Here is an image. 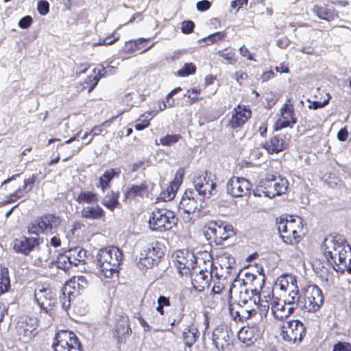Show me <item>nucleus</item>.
<instances>
[{"label":"nucleus","mask_w":351,"mask_h":351,"mask_svg":"<svg viewBox=\"0 0 351 351\" xmlns=\"http://www.w3.org/2000/svg\"><path fill=\"white\" fill-rule=\"evenodd\" d=\"M324 254L328 262L337 272L343 273L351 261V248L341 235H335L324 242Z\"/></svg>","instance_id":"nucleus-1"},{"label":"nucleus","mask_w":351,"mask_h":351,"mask_svg":"<svg viewBox=\"0 0 351 351\" xmlns=\"http://www.w3.org/2000/svg\"><path fill=\"white\" fill-rule=\"evenodd\" d=\"M123 258L122 251L115 246L100 249L97 254V261L101 276L105 278L117 276Z\"/></svg>","instance_id":"nucleus-2"},{"label":"nucleus","mask_w":351,"mask_h":351,"mask_svg":"<svg viewBox=\"0 0 351 351\" xmlns=\"http://www.w3.org/2000/svg\"><path fill=\"white\" fill-rule=\"evenodd\" d=\"M278 230L283 242L289 245H297L302 240L301 233L304 226L302 219L300 217L289 219L279 218L276 219Z\"/></svg>","instance_id":"nucleus-3"},{"label":"nucleus","mask_w":351,"mask_h":351,"mask_svg":"<svg viewBox=\"0 0 351 351\" xmlns=\"http://www.w3.org/2000/svg\"><path fill=\"white\" fill-rule=\"evenodd\" d=\"M61 219L54 213H45L37 217L27 227L29 234H53L60 225Z\"/></svg>","instance_id":"nucleus-4"},{"label":"nucleus","mask_w":351,"mask_h":351,"mask_svg":"<svg viewBox=\"0 0 351 351\" xmlns=\"http://www.w3.org/2000/svg\"><path fill=\"white\" fill-rule=\"evenodd\" d=\"M178 218L173 211L167 208H155L149 219L152 230L164 232L171 230L177 225Z\"/></svg>","instance_id":"nucleus-5"},{"label":"nucleus","mask_w":351,"mask_h":351,"mask_svg":"<svg viewBox=\"0 0 351 351\" xmlns=\"http://www.w3.org/2000/svg\"><path fill=\"white\" fill-rule=\"evenodd\" d=\"M323 302L322 291L317 285H308L302 289L300 308L314 313L320 309Z\"/></svg>","instance_id":"nucleus-6"},{"label":"nucleus","mask_w":351,"mask_h":351,"mask_svg":"<svg viewBox=\"0 0 351 351\" xmlns=\"http://www.w3.org/2000/svg\"><path fill=\"white\" fill-rule=\"evenodd\" d=\"M289 182L286 178L270 175L263 179L259 184V190L269 198L280 195L287 192Z\"/></svg>","instance_id":"nucleus-7"},{"label":"nucleus","mask_w":351,"mask_h":351,"mask_svg":"<svg viewBox=\"0 0 351 351\" xmlns=\"http://www.w3.org/2000/svg\"><path fill=\"white\" fill-rule=\"evenodd\" d=\"M306 333L304 324L298 319L284 322L280 326V335L282 339L289 343L300 342Z\"/></svg>","instance_id":"nucleus-8"},{"label":"nucleus","mask_w":351,"mask_h":351,"mask_svg":"<svg viewBox=\"0 0 351 351\" xmlns=\"http://www.w3.org/2000/svg\"><path fill=\"white\" fill-rule=\"evenodd\" d=\"M165 249V245L162 243L158 241L152 242L148 247L141 253L138 263V266L150 268L154 265H157L161 258L164 256Z\"/></svg>","instance_id":"nucleus-9"},{"label":"nucleus","mask_w":351,"mask_h":351,"mask_svg":"<svg viewBox=\"0 0 351 351\" xmlns=\"http://www.w3.org/2000/svg\"><path fill=\"white\" fill-rule=\"evenodd\" d=\"M204 235L209 243L221 245L223 242L233 236L234 231L230 225H219L217 222L210 221L205 226Z\"/></svg>","instance_id":"nucleus-10"},{"label":"nucleus","mask_w":351,"mask_h":351,"mask_svg":"<svg viewBox=\"0 0 351 351\" xmlns=\"http://www.w3.org/2000/svg\"><path fill=\"white\" fill-rule=\"evenodd\" d=\"M54 351H82V345L76 335L69 330H60L56 333Z\"/></svg>","instance_id":"nucleus-11"},{"label":"nucleus","mask_w":351,"mask_h":351,"mask_svg":"<svg viewBox=\"0 0 351 351\" xmlns=\"http://www.w3.org/2000/svg\"><path fill=\"white\" fill-rule=\"evenodd\" d=\"M175 265L182 276H189L196 267L197 259L191 251L180 250L176 252Z\"/></svg>","instance_id":"nucleus-12"},{"label":"nucleus","mask_w":351,"mask_h":351,"mask_svg":"<svg viewBox=\"0 0 351 351\" xmlns=\"http://www.w3.org/2000/svg\"><path fill=\"white\" fill-rule=\"evenodd\" d=\"M296 123L297 117L292 99L288 98L280 109V117L276 121L274 129L278 131L286 128H292Z\"/></svg>","instance_id":"nucleus-13"},{"label":"nucleus","mask_w":351,"mask_h":351,"mask_svg":"<svg viewBox=\"0 0 351 351\" xmlns=\"http://www.w3.org/2000/svg\"><path fill=\"white\" fill-rule=\"evenodd\" d=\"M228 126L233 130H240L252 118V111L249 106L238 104L230 112Z\"/></svg>","instance_id":"nucleus-14"},{"label":"nucleus","mask_w":351,"mask_h":351,"mask_svg":"<svg viewBox=\"0 0 351 351\" xmlns=\"http://www.w3.org/2000/svg\"><path fill=\"white\" fill-rule=\"evenodd\" d=\"M259 289L255 287L252 290L254 295H258V300L256 305L261 312V316L266 317L269 308H271L273 302L276 301L273 290L269 288L264 289L265 278L263 276L261 279Z\"/></svg>","instance_id":"nucleus-15"},{"label":"nucleus","mask_w":351,"mask_h":351,"mask_svg":"<svg viewBox=\"0 0 351 351\" xmlns=\"http://www.w3.org/2000/svg\"><path fill=\"white\" fill-rule=\"evenodd\" d=\"M42 243V238L22 236L19 239L14 240L13 250L18 254L29 256L35 250H38L40 249L39 246Z\"/></svg>","instance_id":"nucleus-16"},{"label":"nucleus","mask_w":351,"mask_h":351,"mask_svg":"<svg viewBox=\"0 0 351 351\" xmlns=\"http://www.w3.org/2000/svg\"><path fill=\"white\" fill-rule=\"evenodd\" d=\"M213 342L219 351H231L233 347L232 334L223 325L217 326L213 332Z\"/></svg>","instance_id":"nucleus-17"},{"label":"nucleus","mask_w":351,"mask_h":351,"mask_svg":"<svg viewBox=\"0 0 351 351\" xmlns=\"http://www.w3.org/2000/svg\"><path fill=\"white\" fill-rule=\"evenodd\" d=\"M150 38H139L136 40H130L125 43L124 46L122 47L121 53L124 57H130L136 53H143L154 47L155 45L153 43L148 45Z\"/></svg>","instance_id":"nucleus-18"},{"label":"nucleus","mask_w":351,"mask_h":351,"mask_svg":"<svg viewBox=\"0 0 351 351\" xmlns=\"http://www.w3.org/2000/svg\"><path fill=\"white\" fill-rule=\"evenodd\" d=\"M252 184L247 179L233 176L227 183V191L233 197H243L250 193Z\"/></svg>","instance_id":"nucleus-19"},{"label":"nucleus","mask_w":351,"mask_h":351,"mask_svg":"<svg viewBox=\"0 0 351 351\" xmlns=\"http://www.w3.org/2000/svg\"><path fill=\"white\" fill-rule=\"evenodd\" d=\"M232 293H216L210 292L209 294L205 295L204 298V305L206 308L214 309L218 306L223 307L226 305H232Z\"/></svg>","instance_id":"nucleus-20"},{"label":"nucleus","mask_w":351,"mask_h":351,"mask_svg":"<svg viewBox=\"0 0 351 351\" xmlns=\"http://www.w3.org/2000/svg\"><path fill=\"white\" fill-rule=\"evenodd\" d=\"M34 299L41 308L47 310L54 306L56 299L49 287L38 285L34 291Z\"/></svg>","instance_id":"nucleus-21"},{"label":"nucleus","mask_w":351,"mask_h":351,"mask_svg":"<svg viewBox=\"0 0 351 351\" xmlns=\"http://www.w3.org/2000/svg\"><path fill=\"white\" fill-rule=\"evenodd\" d=\"M241 302L245 304H247V300L246 299L239 300L236 306L233 304L230 305L229 311L234 320L236 322H243L244 321L254 317L256 315L257 311L255 308H247L246 306L241 305Z\"/></svg>","instance_id":"nucleus-22"},{"label":"nucleus","mask_w":351,"mask_h":351,"mask_svg":"<svg viewBox=\"0 0 351 351\" xmlns=\"http://www.w3.org/2000/svg\"><path fill=\"white\" fill-rule=\"evenodd\" d=\"M194 186L199 195L209 197L215 189L216 183L208 176L207 172L194 178Z\"/></svg>","instance_id":"nucleus-23"},{"label":"nucleus","mask_w":351,"mask_h":351,"mask_svg":"<svg viewBox=\"0 0 351 351\" xmlns=\"http://www.w3.org/2000/svg\"><path fill=\"white\" fill-rule=\"evenodd\" d=\"M261 335V329L255 324L243 326L238 332V339L247 346L253 345Z\"/></svg>","instance_id":"nucleus-24"},{"label":"nucleus","mask_w":351,"mask_h":351,"mask_svg":"<svg viewBox=\"0 0 351 351\" xmlns=\"http://www.w3.org/2000/svg\"><path fill=\"white\" fill-rule=\"evenodd\" d=\"M37 179L36 174H32L28 178L23 180V186L16 189L13 193L6 197L8 204L16 202L18 199L25 197L26 194L32 190V188Z\"/></svg>","instance_id":"nucleus-25"},{"label":"nucleus","mask_w":351,"mask_h":351,"mask_svg":"<svg viewBox=\"0 0 351 351\" xmlns=\"http://www.w3.org/2000/svg\"><path fill=\"white\" fill-rule=\"evenodd\" d=\"M132 333L130 327V321L127 315H121L117 319L114 328L113 329V335L117 341L121 343L123 340L130 336Z\"/></svg>","instance_id":"nucleus-26"},{"label":"nucleus","mask_w":351,"mask_h":351,"mask_svg":"<svg viewBox=\"0 0 351 351\" xmlns=\"http://www.w3.org/2000/svg\"><path fill=\"white\" fill-rule=\"evenodd\" d=\"M289 143L286 141L285 136L280 134L272 135L267 141H266L262 147L269 154H278L288 147Z\"/></svg>","instance_id":"nucleus-27"},{"label":"nucleus","mask_w":351,"mask_h":351,"mask_svg":"<svg viewBox=\"0 0 351 351\" xmlns=\"http://www.w3.org/2000/svg\"><path fill=\"white\" fill-rule=\"evenodd\" d=\"M295 307L291 305H287L280 298H276V301L273 302L271 306V313L276 319L283 320L289 317L295 311Z\"/></svg>","instance_id":"nucleus-28"},{"label":"nucleus","mask_w":351,"mask_h":351,"mask_svg":"<svg viewBox=\"0 0 351 351\" xmlns=\"http://www.w3.org/2000/svg\"><path fill=\"white\" fill-rule=\"evenodd\" d=\"M312 11L318 19L328 22L339 18L338 11L328 4L315 5Z\"/></svg>","instance_id":"nucleus-29"},{"label":"nucleus","mask_w":351,"mask_h":351,"mask_svg":"<svg viewBox=\"0 0 351 351\" xmlns=\"http://www.w3.org/2000/svg\"><path fill=\"white\" fill-rule=\"evenodd\" d=\"M213 275L208 269H200L192 278L191 283L193 288L197 291H203L208 288Z\"/></svg>","instance_id":"nucleus-30"},{"label":"nucleus","mask_w":351,"mask_h":351,"mask_svg":"<svg viewBox=\"0 0 351 351\" xmlns=\"http://www.w3.org/2000/svg\"><path fill=\"white\" fill-rule=\"evenodd\" d=\"M148 196V186L146 182L140 184H132L124 192V200H134L138 198L143 199Z\"/></svg>","instance_id":"nucleus-31"},{"label":"nucleus","mask_w":351,"mask_h":351,"mask_svg":"<svg viewBox=\"0 0 351 351\" xmlns=\"http://www.w3.org/2000/svg\"><path fill=\"white\" fill-rule=\"evenodd\" d=\"M194 193L192 191H186L180 202L179 208L186 213H193L197 208L198 202L195 199Z\"/></svg>","instance_id":"nucleus-32"},{"label":"nucleus","mask_w":351,"mask_h":351,"mask_svg":"<svg viewBox=\"0 0 351 351\" xmlns=\"http://www.w3.org/2000/svg\"><path fill=\"white\" fill-rule=\"evenodd\" d=\"M84 278L83 276L73 277L68 280L62 289V295L75 299L80 294V282H84Z\"/></svg>","instance_id":"nucleus-33"},{"label":"nucleus","mask_w":351,"mask_h":351,"mask_svg":"<svg viewBox=\"0 0 351 351\" xmlns=\"http://www.w3.org/2000/svg\"><path fill=\"white\" fill-rule=\"evenodd\" d=\"M17 332L19 336L32 339L36 334V326L32 318H25L17 324Z\"/></svg>","instance_id":"nucleus-34"},{"label":"nucleus","mask_w":351,"mask_h":351,"mask_svg":"<svg viewBox=\"0 0 351 351\" xmlns=\"http://www.w3.org/2000/svg\"><path fill=\"white\" fill-rule=\"evenodd\" d=\"M81 216L83 218L99 220L105 217V212L103 208L97 204L86 206L81 210Z\"/></svg>","instance_id":"nucleus-35"},{"label":"nucleus","mask_w":351,"mask_h":351,"mask_svg":"<svg viewBox=\"0 0 351 351\" xmlns=\"http://www.w3.org/2000/svg\"><path fill=\"white\" fill-rule=\"evenodd\" d=\"M121 173L119 169H110L106 170L99 178L97 187L104 193L110 186L111 181L115 177H119Z\"/></svg>","instance_id":"nucleus-36"},{"label":"nucleus","mask_w":351,"mask_h":351,"mask_svg":"<svg viewBox=\"0 0 351 351\" xmlns=\"http://www.w3.org/2000/svg\"><path fill=\"white\" fill-rule=\"evenodd\" d=\"M182 317L183 315L180 312L177 314L169 316L167 323L164 322L163 317L160 319L158 317H153L150 320V322L152 324L157 326L159 329H162L163 327H167L168 326L171 327L175 326L182 319Z\"/></svg>","instance_id":"nucleus-37"},{"label":"nucleus","mask_w":351,"mask_h":351,"mask_svg":"<svg viewBox=\"0 0 351 351\" xmlns=\"http://www.w3.org/2000/svg\"><path fill=\"white\" fill-rule=\"evenodd\" d=\"M276 285H278L281 291H287L290 289H294L298 282L295 276L291 274L281 275L277 278Z\"/></svg>","instance_id":"nucleus-38"},{"label":"nucleus","mask_w":351,"mask_h":351,"mask_svg":"<svg viewBox=\"0 0 351 351\" xmlns=\"http://www.w3.org/2000/svg\"><path fill=\"white\" fill-rule=\"evenodd\" d=\"M69 258L71 260L73 266H77L81 263H84L86 258V251L80 247L71 248L66 251Z\"/></svg>","instance_id":"nucleus-39"},{"label":"nucleus","mask_w":351,"mask_h":351,"mask_svg":"<svg viewBox=\"0 0 351 351\" xmlns=\"http://www.w3.org/2000/svg\"><path fill=\"white\" fill-rule=\"evenodd\" d=\"M75 201L79 204H94L98 203L99 195L96 192L92 191H82L77 197Z\"/></svg>","instance_id":"nucleus-40"},{"label":"nucleus","mask_w":351,"mask_h":351,"mask_svg":"<svg viewBox=\"0 0 351 351\" xmlns=\"http://www.w3.org/2000/svg\"><path fill=\"white\" fill-rule=\"evenodd\" d=\"M234 287L233 284H228L226 278H217L214 280V285L212 287L211 291L216 293H232V288Z\"/></svg>","instance_id":"nucleus-41"},{"label":"nucleus","mask_w":351,"mask_h":351,"mask_svg":"<svg viewBox=\"0 0 351 351\" xmlns=\"http://www.w3.org/2000/svg\"><path fill=\"white\" fill-rule=\"evenodd\" d=\"M119 191H110L106 194L105 199L102 201V204L108 210H113L119 204Z\"/></svg>","instance_id":"nucleus-42"},{"label":"nucleus","mask_w":351,"mask_h":351,"mask_svg":"<svg viewBox=\"0 0 351 351\" xmlns=\"http://www.w3.org/2000/svg\"><path fill=\"white\" fill-rule=\"evenodd\" d=\"M199 332L197 328L193 326L185 329L182 333V339L185 346L191 347L197 341Z\"/></svg>","instance_id":"nucleus-43"},{"label":"nucleus","mask_w":351,"mask_h":351,"mask_svg":"<svg viewBox=\"0 0 351 351\" xmlns=\"http://www.w3.org/2000/svg\"><path fill=\"white\" fill-rule=\"evenodd\" d=\"M217 53L228 64L234 65L238 60L235 50L230 47L219 50Z\"/></svg>","instance_id":"nucleus-44"},{"label":"nucleus","mask_w":351,"mask_h":351,"mask_svg":"<svg viewBox=\"0 0 351 351\" xmlns=\"http://www.w3.org/2000/svg\"><path fill=\"white\" fill-rule=\"evenodd\" d=\"M293 287L294 289H290L286 291L288 292V296L285 300V302L287 303V305H291L296 308L297 307H300V305L301 293L299 294L298 285Z\"/></svg>","instance_id":"nucleus-45"},{"label":"nucleus","mask_w":351,"mask_h":351,"mask_svg":"<svg viewBox=\"0 0 351 351\" xmlns=\"http://www.w3.org/2000/svg\"><path fill=\"white\" fill-rule=\"evenodd\" d=\"M99 72L100 71L95 67L93 69L91 74L87 76L84 80V84H86L88 93H91L94 90L101 78V75Z\"/></svg>","instance_id":"nucleus-46"},{"label":"nucleus","mask_w":351,"mask_h":351,"mask_svg":"<svg viewBox=\"0 0 351 351\" xmlns=\"http://www.w3.org/2000/svg\"><path fill=\"white\" fill-rule=\"evenodd\" d=\"M155 116V114L152 111L147 112L146 113L140 115L138 119L136 120V123L134 125V128L141 131L148 128L150 125V121Z\"/></svg>","instance_id":"nucleus-47"},{"label":"nucleus","mask_w":351,"mask_h":351,"mask_svg":"<svg viewBox=\"0 0 351 351\" xmlns=\"http://www.w3.org/2000/svg\"><path fill=\"white\" fill-rule=\"evenodd\" d=\"M178 189V186L170 182L167 188L161 191L158 197V199L163 202H168L173 199L175 197Z\"/></svg>","instance_id":"nucleus-48"},{"label":"nucleus","mask_w":351,"mask_h":351,"mask_svg":"<svg viewBox=\"0 0 351 351\" xmlns=\"http://www.w3.org/2000/svg\"><path fill=\"white\" fill-rule=\"evenodd\" d=\"M226 37L227 32L226 31L217 32L205 37L203 41L207 45H211L224 40Z\"/></svg>","instance_id":"nucleus-49"},{"label":"nucleus","mask_w":351,"mask_h":351,"mask_svg":"<svg viewBox=\"0 0 351 351\" xmlns=\"http://www.w3.org/2000/svg\"><path fill=\"white\" fill-rule=\"evenodd\" d=\"M156 311L162 317L165 315L168 311H165V308L171 307V302L169 297L160 295L157 300Z\"/></svg>","instance_id":"nucleus-50"},{"label":"nucleus","mask_w":351,"mask_h":351,"mask_svg":"<svg viewBox=\"0 0 351 351\" xmlns=\"http://www.w3.org/2000/svg\"><path fill=\"white\" fill-rule=\"evenodd\" d=\"M51 250H47V253L45 254H38L35 258L32 256V265L37 267H44L50 259Z\"/></svg>","instance_id":"nucleus-51"},{"label":"nucleus","mask_w":351,"mask_h":351,"mask_svg":"<svg viewBox=\"0 0 351 351\" xmlns=\"http://www.w3.org/2000/svg\"><path fill=\"white\" fill-rule=\"evenodd\" d=\"M57 266L64 271L69 270L73 266L71 260L69 258L66 251L58 255L57 258Z\"/></svg>","instance_id":"nucleus-52"},{"label":"nucleus","mask_w":351,"mask_h":351,"mask_svg":"<svg viewBox=\"0 0 351 351\" xmlns=\"http://www.w3.org/2000/svg\"><path fill=\"white\" fill-rule=\"evenodd\" d=\"M196 71L197 67L194 63H185L184 66L176 72V75L180 77H184L195 74Z\"/></svg>","instance_id":"nucleus-53"},{"label":"nucleus","mask_w":351,"mask_h":351,"mask_svg":"<svg viewBox=\"0 0 351 351\" xmlns=\"http://www.w3.org/2000/svg\"><path fill=\"white\" fill-rule=\"evenodd\" d=\"M10 287L8 271L6 270L0 274V295L6 293Z\"/></svg>","instance_id":"nucleus-54"},{"label":"nucleus","mask_w":351,"mask_h":351,"mask_svg":"<svg viewBox=\"0 0 351 351\" xmlns=\"http://www.w3.org/2000/svg\"><path fill=\"white\" fill-rule=\"evenodd\" d=\"M150 165L149 160H139L134 162L128 166L130 173H134L140 170L144 171Z\"/></svg>","instance_id":"nucleus-55"},{"label":"nucleus","mask_w":351,"mask_h":351,"mask_svg":"<svg viewBox=\"0 0 351 351\" xmlns=\"http://www.w3.org/2000/svg\"><path fill=\"white\" fill-rule=\"evenodd\" d=\"M181 138L179 134H167L160 138V143L163 146H171L178 142Z\"/></svg>","instance_id":"nucleus-56"},{"label":"nucleus","mask_w":351,"mask_h":351,"mask_svg":"<svg viewBox=\"0 0 351 351\" xmlns=\"http://www.w3.org/2000/svg\"><path fill=\"white\" fill-rule=\"evenodd\" d=\"M200 94L201 89L199 87H193L187 90L184 97H187L190 103L193 104L201 99V98L199 97Z\"/></svg>","instance_id":"nucleus-57"},{"label":"nucleus","mask_w":351,"mask_h":351,"mask_svg":"<svg viewBox=\"0 0 351 351\" xmlns=\"http://www.w3.org/2000/svg\"><path fill=\"white\" fill-rule=\"evenodd\" d=\"M116 33L112 34L110 36H106V38L100 40L98 43H95L93 44V47L101 46V45H110L117 42L119 37L115 36Z\"/></svg>","instance_id":"nucleus-58"},{"label":"nucleus","mask_w":351,"mask_h":351,"mask_svg":"<svg viewBox=\"0 0 351 351\" xmlns=\"http://www.w3.org/2000/svg\"><path fill=\"white\" fill-rule=\"evenodd\" d=\"M96 69L101 71L99 73L101 75V78L114 74L117 69L116 67L112 66H108L107 67H104L103 64L97 65Z\"/></svg>","instance_id":"nucleus-59"},{"label":"nucleus","mask_w":351,"mask_h":351,"mask_svg":"<svg viewBox=\"0 0 351 351\" xmlns=\"http://www.w3.org/2000/svg\"><path fill=\"white\" fill-rule=\"evenodd\" d=\"M327 98L325 99L324 101H311L309 99H308V102H309V105L308 106V108L309 109H313L317 110L318 108H321L326 106L329 103V100L330 99V96L329 94H327Z\"/></svg>","instance_id":"nucleus-60"},{"label":"nucleus","mask_w":351,"mask_h":351,"mask_svg":"<svg viewBox=\"0 0 351 351\" xmlns=\"http://www.w3.org/2000/svg\"><path fill=\"white\" fill-rule=\"evenodd\" d=\"M321 265L322 261L320 260L316 259L313 263V267L317 274H319L322 278H324L325 275H328V271L327 269L324 266L321 267Z\"/></svg>","instance_id":"nucleus-61"},{"label":"nucleus","mask_w":351,"mask_h":351,"mask_svg":"<svg viewBox=\"0 0 351 351\" xmlns=\"http://www.w3.org/2000/svg\"><path fill=\"white\" fill-rule=\"evenodd\" d=\"M195 28V23L192 21H184L182 23L181 30L183 34H189Z\"/></svg>","instance_id":"nucleus-62"},{"label":"nucleus","mask_w":351,"mask_h":351,"mask_svg":"<svg viewBox=\"0 0 351 351\" xmlns=\"http://www.w3.org/2000/svg\"><path fill=\"white\" fill-rule=\"evenodd\" d=\"M332 351H351V344L348 342L338 341L333 346Z\"/></svg>","instance_id":"nucleus-63"},{"label":"nucleus","mask_w":351,"mask_h":351,"mask_svg":"<svg viewBox=\"0 0 351 351\" xmlns=\"http://www.w3.org/2000/svg\"><path fill=\"white\" fill-rule=\"evenodd\" d=\"M38 12L41 15H46L49 11V4L45 0L38 1L37 6Z\"/></svg>","instance_id":"nucleus-64"}]
</instances>
